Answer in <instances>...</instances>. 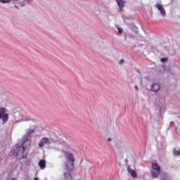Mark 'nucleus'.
<instances>
[{"mask_svg": "<svg viewBox=\"0 0 180 180\" xmlns=\"http://www.w3.org/2000/svg\"><path fill=\"white\" fill-rule=\"evenodd\" d=\"M12 153L18 160H22V158H25L27 155V151L23 147L19 146H17Z\"/></svg>", "mask_w": 180, "mask_h": 180, "instance_id": "f257e3e1", "label": "nucleus"}, {"mask_svg": "<svg viewBox=\"0 0 180 180\" xmlns=\"http://www.w3.org/2000/svg\"><path fill=\"white\" fill-rule=\"evenodd\" d=\"M161 174V167L157 162L152 163V169L150 171V175L152 178H158Z\"/></svg>", "mask_w": 180, "mask_h": 180, "instance_id": "f03ea898", "label": "nucleus"}, {"mask_svg": "<svg viewBox=\"0 0 180 180\" xmlns=\"http://www.w3.org/2000/svg\"><path fill=\"white\" fill-rule=\"evenodd\" d=\"M0 119H1L3 123H6L9 120V114L6 112V108H0Z\"/></svg>", "mask_w": 180, "mask_h": 180, "instance_id": "7ed1b4c3", "label": "nucleus"}, {"mask_svg": "<svg viewBox=\"0 0 180 180\" xmlns=\"http://www.w3.org/2000/svg\"><path fill=\"white\" fill-rule=\"evenodd\" d=\"M53 143H57V141L51 138H42L39 143V147L41 148L44 145H49Z\"/></svg>", "mask_w": 180, "mask_h": 180, "instance_id": "20e7f679", "label": "nucleus"}, {"mask_svg": "<svg viewBox=\"0 0 180 180\" xmlns=\"http://www.w3.org/2000/svg\"><path fill=\"white\" fill-rule=\"evenodd\" d=\"M63 154L68 162H70V167H74V162H75V158H74V155L67 151H63Z\"/></svg>", "mask_w": 180, "mask_h": 180, "instance_id": "39448f33", "label": "nucleus"}, {"mask_svg": "<svg viewBox=\"0 0 180 180\" xmlns=\"http://www.w3.org/2000/svg\"><path fill=\"white\" fill-rule=\"evenodd\" d=\"M155 8L158 9L160 15H161L162 18H165L167 16V11H165V8H164V6H162V4L158 3L155 5Z\"/></svg>", "mask_w": 180, "mask_h": 180, "instance_id": "423d86ee", "label": "nucleus"}, {"mask_svg": "<svg viewBox=\"0 0 180 180\" xmlns=\"http://www.w3.org/2000/svg\"><path fill=\"white\" fill-rule=\"evenodd\" d=\"M30 146H32V141L30 138L25 137L24 141L20 147H23L24 150L27 151L28 148H30Z\"/></svg>", "mask_w": 180, "mask_h": 180, "instance_id": "0eeeda50", "label": "nucleus"}, {"mask_svg": "<svg viewBox=\"0 0 180 180\" xmlns=\"http://www.w3.org/2000/svg\"><path fill=\"white\" fill-rule=\"evenodd\" d=\"M150 91L155 94H158V92L161 91V85L158 83L152 84L150 85Z\"/></svg>", "mask_w": 180, "mask_h": 180, "instance_id": "6e6552de", "label": "nucleus"}, {"mask_svg": "<svg viewBox=\"0 0 180 180\" xmlns=\"http://www.w3.org/2000/svg\"><path fill=\"white\" fill-rule=\"evenodd\" d=\"M36 130V126L32 125L30 129H27L26 131V136L27 139H30L32 137V134L34 133V131Z\"/></svg>", "mask_w": 180, "mask_h": 180, "instance_id": "1a4fd4ad", "label": "nucleus"}, {"mask_svg": "<svg viewBox=\"0 0 180 180\" xmlns=\"http://www.w3.org/2000/svg\"><path fill=\"white\" fill-rule=\"evenodd\" d=\"M127 172L129 174V175H131V176H132V178H137V172H136V170L130 168V167H127Z\"/></svg>", "mask_w": 180, "mask_h": 180, "instance_id": "9d476101", "label": "nucleus"}, {"mask_svg": "<svg viewBox=\"0 0 180 180\" xmlns=\"http://www.w3.org/2000/svg\"><path fill=\"white\" fill-rule=\"evenodd\" d=\"M117 4L119 8V11L122 12V11H123V7L124 6L126 1H123V0H117Z\"/></svg>", "mask_w": 180, "mask_h": 180, "instance_id": "9b49d317", "label": "nucleus"}, {"mask_svg": "<svg viewBox=\"0 0 180 180\" xmlns=\"http://www.w3.org/2000/svg\"><path fill=\"white\" fill-rule=\"evenodd\" d=\"M115 32L118 36H120L123 33V29L119 25H115Z\"/></svg>", "mask_w": 180, "mask_h": 180, "instance_id": "f8f14e48", "label": "nucleus"}, {"mask_svg": "<svg viewBox=\"0 0 180 180\" xmlns=\"http://www.w3.org/2000/svg\"><path fill=\"white\" fill-rule=\"evenodd\" d=\"M67 171H68V169H65L64 179L65 180H72V179L71 178V175H70V173H67Z\"/></svg>", "mask_w": 180, "mask_h": 180, "instance_id": "ddd939ff", "label": "nucleus"}, {"mask_svg": "<svg viewBox=\"0 0 180 180\" xmlns=\"http://www.w3.org/2000/svg\"><path fill=\"white\" fill-rule=\"evenodd\" d=\"M39 165L41 169H44V168H46V160H40L39 162Z\"/></svg>", "mask_w": 180, "mask_h": 180, "instance_id": "4468645a", "label": "nucleus"}, {"mask_svg": "<svg viewBox=\"0 0 180 180\" xmlns=\"http://www.w3.org/2000/svg\"><path fill=\"white\" fill-rule=\"evenodd\" d=\"M169 71H170V73L172 74V75L176 74V67L170 66L169 67Z\"/></svg>", "mask_w": 180, "mask_h": 180, "instance_id": "2eb2a0df", "label": "nucleus"}, {"mask_svg": "<svg viewBox=\"0 0 180 180\" xmlns=\"http://www.w3.org/2000/svg\"><path fill=\"white\" fill-rule=\"evenodd\" d=\"M11 0H0V4L9 5L11 4Z\"/></svg>", "mask_w": 180, "mask_h": 180, "instance_id": "dca6fc26", "label": "nucleus"}, {"mask_svg": "<svg viewBox=\"0 0 180 180\" xmlns=\"http://www.w3.org/2000/svg\"><path fill=\"white\" fill-rule=\"evenodd\" d=\"M32 1H33V0H24L23 4H21V6H25V5H26V4H29V2H32Z\"/></svg>", "mask_w": 180, "mask_h": 180, "instance_id": "f3484780", "label": "nucleus"}, {"mask_svg": "<svg viewBox=\"0 0 180 180\" xmlns=\"http://www.w3.org/2000/svg\"><path fill=\"white\" fill-rule=\"evenodd\" d=\"M173 154H174V155H180V152H179V150H173Z\"/></svg>", "mask_w": 180, "mask_h": 180, "instance_id": "a211bd4d", "label": "nucleus"}, {"mask_svg": "<svg viewBox=\"0 0 180 180\" xmlns=\"http://www.w3.org/2000/svg\"><path fill=\"white\" fill-rule=\"evenodd\" d=\"M125 61H124V59H121L120 61H119V65H123V64H124Z\"/></svg>", "mask_w": 180, "mask_h": 180, "instance_id": "6ab92c4d", "label": "nucleus"}, {"mask_svg": "<svg viewBox=\"0 0 180 180\" xmlns=\"http://www.w3.org/2000/svg\"><path fill=\"white\" fill-rule=\"evenodd\" d=\"M160 61H161L162 63H166V61H168V58H162L160 59Z\"/></svg>", "mask_w": 180, "mask_h": 180, "instance_id": "aec40b11", "label": "nucleus"}, {"mask_svg": "<svg viewBox=\"0 0 180 180\" xmlns=\"http://www.w3.org/2000/svg\"><path fill=\"white\" fill-rule=\"evenodd\" d=\"M161 180H172L169 177H163Z\"/></svg>", "mask_w": 180, "mask_h": 180, "instance_id": "412c9836", "label": "nucleus"}, {"mask_svg": "<svg viewBox=\"0 0 180 180\" xmlns=\"http://www.w3.org/2000/svg\"><path fill=\"white\" fill-rule=\"evenodd\" d=\"M134 89H136V91H139V87H137V86H134Z\"/></svg>", "mask_w": 180, "mask_h": 180, "instance_id": "4be33fe9", "label": "nucleus"}, {"mask_svg": "<svg viewBox=\"0 0 180 180\" xmlns=\"http://www.w3.org/2000/svg\"><path fill=\"white\" fill-rule=\"evenodd\" d=\"M107 141H108V142H110V141H112V139L108 138V139H107Z\"/></svg>", "mask_w": 180, "mask_h": 180, "instance_id": "5701e85b", "label": "nucleus"}, {"mask_svg": "<svg viewBox=\"0 0 180 180\" xmlns=\"http://www.w3.org/2000/svg\"><path fill=\"white\" fill-rule=\"evenodd\" d=\"M15 123H20V120L15 122Z\"/></svg>", "mask_w": 180, "mask_h": 180, "instance_id": "b1692460", "label": "nucleus"}, {"mask_svg": "<svg viewBox=\"0 0 180 180\" xmlns=\"http://www.w3.org/2000/svg\"><path fill=\"white\" fill-rule=\"evenodd\" d=\"M34 180H39L37 177H35Z\"/></svg>", "mask_w": 180, "mask_h": 180, "instance_id": "393cba45", "label": "nucleus"}, {"mask_svg": "<svg viewBox=\"0 0 180 180\" xmlns=\"http://www.w3.org/2000/svg\"><path fill=\"white\" fill-rule=\"evenodd\" d=\"M171 124H174V122H171Z\"/></svg>", "mask_w": 180, "mask_h": 180, "instance_id": "a878e982", "label": "nucleus"}, {"mask_svg": "<svg viewBox=\"0 0 180 180\" xmlns=\"http://www.w3.org/2000/svg\"><path fill=\"white\" fill-rule=\"evenodd\" d=\"M11 180H15V179H12Z\"/></svg>", "mask_w": 180, "mask_h": 180, "instance_id": "bb28decb", "label": "nucleus"}]
</instances>
